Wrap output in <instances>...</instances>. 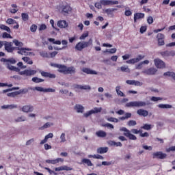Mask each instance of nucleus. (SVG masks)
<instances>
[{"label":"nucleus","mask_w":175,"mask_h":175,"mask_svg":"<svg viewBox=\"0 0 175 175\" xmlns=\"http://www.w3.org/2000/svg\"><path fill=\"white\" fill-rule=\"evenodd\" d=\"M163 76H168L169 77H172L175 80V73L173 72H166L163 74Z\"/></svg>","instance_id":"obj_37"},{"label":"nucleus","mask_w":175,"mask_h":175,"mask_svg":"<svg viewBox=\"0 0 175 175\" xmlns=\"http://www.w3.org/2000/svg\"><path fill=\"white\" fill-rule=\"evenodd\" d=\"M88 32L84 33H83V34L80 36L79 39H80L81 40H84V39H85V38H88Z\"/></svg>","instance_id":"obj_54"},{"label":"nucleus","mask_w":175,"mask_h":175,"mask_svg":"<svg viewBox=\"0 0 175 175\" xmlns=\"http://www.w3.org/2000/svg\"><path fill=\"white\" fill-rule=\"evenodd\" d=\"M21 17L23 21H28L29 20V16L27 13H22Z\"/></svg>","instance_id":"obj_38"},{"label":"nucleus","mask_w":175,"mask_h":175,"mask_svg":"<svg viewBox=\"0 0 175 175\" xmlns=\"http://www.w3.org/2000/svg\"><path fill=\"white\" fill-rule=\"evenodd\" d=\"M0 29H3V31H6L8 32V33H10L12 31L10 30V28L5 25L0 24Z\"/></svg>","instance_id":"obj_29"},{"label":"nucleus","mask_w":175,"mask_h":175,"mask_svg":"<svg viewBox=\"0 0 175 175\" xmlns=\"http://www.w3.org/2000/svg\"><path fill=\"white\" fill-rule=\"evenodd\" d=\"M36 29H38V26L36 25H32L30 27L31 32H36Z\"/></svg>","instance_id":"obj_50"},{"label":"nucleus","mask_w":175,"mask_h":175,"mask_svg":"<svg viewBox=\"0 0 175 175\" xmlns=\"http://www.w3.org/2000/svg\"><path fill=\"white\" fill-rule=\"evenodd\" d=\"M68 25L66 21H59L57 22V27H59V28H67Z\"/></svg>","instance_id":"obj_25"},{"label":"nucleus","mask_w":175,"mask_h":175,"mask_svg":"<svg viewBox=\"0 0 175 175\" xmlns=\"http://www.w3.org/2000/svg\"><path fill=\"white\" fill-rule=\"evenodd\" d=\"M139 18H144V13H135L134 14V22L136 23V20H139Z\"/></svg>","instance_id":"obj_28"},{"label":"nucleus","mask_w":175,"mask_h":175,"mask_svg":"<svg viewBox=\"0 0 175 175\" xmlns=\"http://www.w3.org/2000/svg\"><path fill=\"white\" fill-rule=\"evenodd\" d=\"M6 23L9 25H12L13 24H17V21H16V20H14L13 18H8L6 21Z\"/></svg>","instance_id":"obj_41"},{"label":"nucleus","mask_w":175,"mask_h":175,"mask_svg":"<svg viewBox=\"0 0 175 175\" xmlns=\"http://www.w3.org/2000/svg\"><path fill=\"white\" fill-rule=\"evenodd\" d=\"M33 142H35V139H33V138L28 140L27 142H26V146H31L32 143H33Z\"/></svg>","instance_id":"obj_63"},{"label":"nucleus","mask_w":175,"mask_h":175,"mask_svg":"<svg viewBox=\"0 0 175 175\" xmlns=\"http://www.w3.org/2000/svg\"><path fill=\"white\" fill-rule=\"evenodd\" d=\"M5 51L8 53H13V42L4 41Z\"/></svg>","instance_id":"obj_9"},{"label":"nucleus","mask_w":175,"mask_h":175,"mask_svg":"<svg viewBox=\"0 0 175 175\" xmlns=\"http://www.w3.org/2000/svg\"><path fill=\"white\" fill-rule=\"evenodd\" d=\"M2 38L3 39H13V37L10 33H8L7 32L3 33Z\"/></svg>","instance_id":"obj_42"},{"label":"nucleus","mask_w":175,"mask_h":175,"mask_svg":"<svg viewBox=\"0 0 175 175\" xmlns=\"http://www.w3.org/2000/svg\"><path fill=\"white\" fill-rule=\"evenodd\" d=\"M109 151L108 147H100L97 148V154H106Z\"/></svg>","instance_id":"obj_26"},{"label":"nucleus","mask_w":175,"mask_h":175,"mask_svg":"<svg viewBox=\"0 0 175 175\" xmlns=\"http://www.w3.org/2000/svg\"><path fill=\"white\" fill-rule=\"evenodd\" d=\"M158 107L160 109H172L173 107L169 104H159Z\"/></svg>","instance_id":"obj_31"},{"label":"nucleus","mask_w":175,"mask_h":175,"mask_svg":"<svg viewBox=\"0 0 175 175\" xmlns=\"http://www.w3.org/2000/svg\"><path fill=\"white\" fill-rule=\"evenodd\" d=\"M116 91L117 92V94L119 96H125V94H124V92H122L121 90H120V87L119 86H117L116 88Z\"/></svg>","instance_id":"obj_39"},{"label":"nucleus","mask_w":175,"mask_h":175,"mask_svg":"<svg viewBox=\"0 0 175 175\" xmlns=\"http://www.w3.org/2000/svg\"><path fill=\"white\" fill-rule=\"evenodd\" d=\"M157 72H158V70H157V68H150L144 70L142 71V73H144V75H147L148 76H154V75H155Z\"/></svg>","instance_id":"obj_10"},{"label":"nucleus","mask_w":175,"mask_h":175,"mask_svg":"<svg viewBox=\"0 0 175 175\" xmlns=\"http://www.w3.org/2000/svg\"><path fill=\"white\" fill-rule=\"evenodd\" d=\"M32 81L33 83H43V81H44V79H40V78H38V77H33L32 78Z\"/></svg>","instance_id":"obj_36"},{"label":"nucleus","mask_w":175,"mask_h":175,"mask_svg":"<svg viewBox=\"0 0 175 175\" xmlns=\"http://www.w3.org/2000/svg\"><path fill=\"white\" fill-rule=\"evenodd\" d=\"M102 126H106L107 128H110L111 129H114V126L110 123L102 124Z\"/></svg>","instance_id":"obj_52"},{"label":"nucleus","mask_w":175,"mask_h":175,"mask_svg":"<svg viewBox=\"0 0 175 175\" xmlns=\"http://www.w3.org/2000/svg\"><path fill=\"white\" fill-rule=\"evenodd\" d=\"M82 72H83V73H86V75H98V72L96 71L91 70L88 68H83Z\"/></svg>","instance_id":"obj_18"},{"label":"nucleus","mask_w":175,"mask_h":175,"mask_svg":"<svg viewBox=\"0 0 175 175\" xmlns=\"http://www.w3.org/2000/svg\"><path fill=\"white\" fill-rule=\"evenodd\" d=\"M109 5H118V1L109 0Z\"/></svg>","instance_id":"obj_64"},{"label":"nucleus","mask_w":175,"mask_h":175,"mask_svg":"<svg viewBox=\"0 0 175 175\" xmlns=\"http://www.w3.org/2000/svg\"><path fill=\"white\" fill-rule=\"evenodd\" d=\"M70 12H72V8L70 7V5H66L62 6V14L65 16L66 14H69Z\"/></svg>","instance_id":"obj_16"},{"label":"nucleus","mask_w":175,"mask_h":175,"mask_svg":"<svg viewBox=\"0 0 175 175\" xmlns=\"http://www.w3.org/2000/svg\"><path fill=\"white\" fill-rule=\"evenodd\" d=\"M137 114H138V116H142V117H147V116H148V111L141 109L137 111Z\"/></svg>","instance_id":"obj_22"},{"label":"nucleus","mask_w":175,"mask_h":175,"mask_svg":"<svg viewBox=\"0 0 175 175\" xmlns=\"http://www.w3.org/2000/svg\"><path fill=\"white\" fill-rule=\"evenodd\" d=\"M117 8H107L103 10V13L107 14L108 17H114V12L117 11Z\"/></svg>","instance_id":"obj_6"},{"label":"nucleus","mask_w":175,"mask_h":175,"mask_svg":"<svg viewBox=\"0 0 175 175\" xmlns=\"http://www.w3.org/2000/svg\"><path fill=\"white\" fill-rule=\"evenodd\" d=\"M83 163H85L88 165V166H92V163L91 162V160L88 159H83L82 160Z\"/></svg>","instance_id":"obj_43"},{"label":"nucleus","mask_w":175,"mask_h":175,"mask_svg":"<svg viewBox=\"0 0 175 175\" xmlns=\"http://www.w3.org/2000/svg\"><path fill=\"white\" fill-rule=\"evenodd\" d=\"M90 46H92V38H90L88 42L83 41L78 42L75 46V49L77 51H83V49L90 47Z\"/></svg>","instance_id":"obj_1"},{"label":"nucleus","mask_w":175,"mask_h":175,"mask_svg":"<svg viewBox=\"0 0 175 175\" xmlns=\"http://www.w3.org/2000/svg\"><path fill=\"white\" fill-rule=\"evenodd\" d=\"M120 131L121 132H124V136H126V137H129L130 140H137V137H136L135 135L131 133V131L126 127L121 128Z\"/></svg>","instance_id":"obj_3"},{"label":"nucleus","mask_w":175,"mask_h":175,"mask_svg":"<svg viewBox=\"0 0 175 175\" xmlns=\"http://www.w3.org/2000/svg\"><path fill=\"white\" fill-rule=\"evenodd\" d=\"M144 58V56L138 55L137 58L131 59L130 60L126 61V64H136L137 62H139V61H142Z\"/></svg>","instance_id":"obj_15"},{"label":"nucleus","mask_w":175,"mask_h":175,"mask_svg":"<svg viewBox=\"0 0 175 175\" xmlns=\"http://www.w3.org/2000/svg\"><path fill=\"white\" fill-rule=\"evenodd\" d=\"M38 71L35 70H25L24 71L19 72L21 76H33L36 75Z\"/></svg>","instance_id":"obj_8"},{"label":"nucleus","mask_w":175,"mask_h":175,"mask_svg":"<svg viewBox=\"0 0 175 175\" xmlns=\"http://www.w3.org/2000/svg\"><path fill=\"white\" fill-rule=\"evenodd\" d=\"M52 125H53V123L46 122L42 126L40 127L39 129L43 131V129H47V128H50V126H52Z\"/></svg>","instance_id":"obj_33"},{"label":"nucleus","mask_w":175,"mask_h":175,"mask_svg":"<svg viewBox=\"0 0 175 175\" xmlns=\"http://www.w3.org/2000/svg\"><path fill=\"white\" fill-rule=\"evenodd\" d=\"M24 121H27V118L25 116H21L15 119V122H21Z\"/></svg>","instance_id":"obj_40"},{"label":"nucleus","mask_w":175,"mask_h":175,"mask_svg":"<svg viewBox=\"0 0 175 175\" xmlns=\"http://www.w3.org/2000/svg\"><path fill=\"white\" fill-rule=\"evenodd\" d=\"M151 100H152L153 102H158V100H162V98H161V97L152 96V97L151 98Z\"/></svg>","instance_id":"obj_56"},{"label":"nucleus","mask_w":175,"mask_h":175,"mask_svg":"<svg viewBox=\"0 0 175 175\" xmlns=\"http://www.w3.org/2000/svg\"><path fill=\"white\" fill-rule=\"evenodd\" d=\"M21 92H13L7 94V96L11 98H15V96H17V95H20Z\"/></svg>","instance_id":"obj_34"},{"label":"nucleus","mask_w":175,"mask_h":175,"mask_svg":"<svg viewBox=\"0 0 175 175\" xmlns=\"http://www.w3.org/2000/svg\"><path fill=\"white\" fill-rule=\"evenodd\" d=\"M47 29V26L46 25L42 24L40 26L39 31H44V29Z\"/></svg>","instance_id":"obj_62"},{"label":"nucleus","mask_w":175,"mask_h":175,"mask_svg":"<svg viewBox=\"0 0 175 175\" xmlns=\"http://www.w3.org/2000/svg\"><path fill=\"white\" fill-rule=\"evenodd\" d=\"M22 59L23 61H24V62H26L29 65H32V64H33V62H32L31 58H29V57H23Z\"/></svg>","instance_id":"obj_30"},{"label":"nucleus","mask_w":175,"mask_h":175,"mask_svg":"<svg viewBox=\"0 0 175 175\" xmlns=\"http://www.w3.org/2000/svg\"><path fill=\"white\" fill-rule=\"evenodd\" d=\"M40 73L43 77H49V79H55L56 77L55 74H51L50 72L42 71Z\"/></svg>","instance_id":"obj_19"},{"label":"nucleus","mask_w":175,"mask_h":175,"mask_svg":"<svg viewBox=\"0 0 175 175\" xmlns=\"http://www.w3.org/2000/svg\"><path fill=\"white\" fill-rule=\"evenodd\" d=\"M96 135L98 137H106V136H107V133L104 131L100 130L96 132Z\"/></svg>","instance_id":"obj_27"},{"label":"nucleus","mask_w":175,"mask_h":175,"mask_svg":"<svg viewBox=\"0 0 175 175\" xmlns=\"http://www.w3.org/2000/svg\"><path fill=\"white\" fill-rule=\"evenodd\" d=\"M136 120H130L127 122V125L129 126H135V125H137Z\"/></svg>","instance_id":"obj_45"},{"label":"nucleus","mask_w":175,"mask_h":175,"mask_svg":"<svg viewBox=\"0 0 175 175\" xmlns=\"http://www.w3.org/2000/svg\"><path fill=\"white\" fill-rule=\"evenodd\" d=\"M66 75H75L76 73V68L75 66L67 67Z\"/></svg>","instance_id":"obj_20"},{"label":"nucleus","mask_w":175,"mask_h":175,"mask_svg":"<svg viewBox=\"0 0 175 175\" xmlns=\"http://www.w3.org/2000/svg\"><path fill=\"white\" fill-rule=\"evenodd\" d=\"M102 111V107H94L93 109L83 114L84 117L88 118L92 114H97V113H100Z\"/></svg>","instance_id":"obj_5"},{"label":"nucleus","mask_w":175,"mask_h":175,"mask_svg":"<svg viewBox=\"0 0 175 175\" xmlns=\"http://www.w3.org/2000/svg\"><path fill=\"white\" fill-rule=\"evenodd\" d=\"M142 129H144L145 131H150V129H151V125L150 124H145L142 127Z\"/></svg>","instance_id":"obj_47"},{"label":"nucleus","mask_w":175,"mask_h":175,"mask_svg":"<svg viewBox=\"0 0 175 175\" xmlns=\"http://www.w3.org/2000/svg\"><path fill=\"white\" fill-rule=\"evenodd\" d=\"M5 66H6V68L8 69H9L10 70H13L14 72H19L20 71V68H18L14 66H12L9 63H5Z\"/></svg>","instance_id":"obj_24"},{"label":"nucleus","mask_w":175,"mask_h":175,"mask_svg":"<svg viewBox=\"0 0 175 175\" xmlns=\"http://www.w3.org/2000/svg\"><path fill=\"white\" fill-rule=\"evenodd\" d=\"M16 90H20V88L16 87V88H12L11 89H6L3 90V94H6V92H9L10 91H16Z\"/></svg>","instance_id":"obj_44"},{"label":"nucleus","mask_w":175,"mask_h":175,"mask_svg":"<svg viewBox=\"0 0 175 175\" xmlns=\"http://www.w3.org/2000/svg\"><path fill=\"white\" fill-rule=\"evenodd\" d=\"M147 21H148V23L152 24V23H154V18H152V16H149L147 18Z\"/></svg>","instance_id":"obj_57"},{"label":"nucleus","mask_w":175,"mask_h":175,"mask_svg":"<svg viewBox=\"0 0 175 175\" xmlns=\"http://www.w3.org/2000/svg\"><path fill=\"white\" fill-rule=\"evenodd\" d=\"M161 55L164 58H166V57H174L175 55V51H165L160 53Z\"/></svg>","instance_id":"obj_13"},{"label":"nucleus","mask_w":175,"mask_h":175,"mask_svg":"<svg viewBox=\"0 0 175 175\" xmlns=\"http://www.w3.org/2000/svg\"><path fill=\"white\" fill-rule=\"evenodd\" d=\"M31 49L29 48H21L20 51H18V54H21V55H31Z\"/></svg>","instance_id":"obj_14"},{"label":"nucleus","mask_w":175,"mask_h":175,"mask_svg":"<svg viewBox=\"0 0 175 175\" xmlns=\"http://www.w3.org/2000/svg\"><path fill=\"white\" fill-rule=\"evenodd\" d=\"M157 38L158 39V40H161V39H165V35H163V33H158L157 36Z\"/></svg>","instance_id":"obj_58"},{"label":"nucleus","mask_w":175,"mask_h":175,"mask_svg":"<svg viewBox=\"0 0 175 175\" xmlns=\"http://www.w3.org/2000/svg\"><path fill=\"white\" fill-rule=\"evenodd\" d=\"M5 66H6V68L8 69H9L10 70H13L14 72H19L20 71V68H18L14 66H12L9 63H5Z\"/></svg>","instance_id":"obj_23"},{"label":"nucleus","mask_w":175,"mask_h":175,"mask_svg":"<svg viewBox=\"0 0 175 175\" xmlns=\"http://www.w3.org/2000/svg\"><path fill=\"white\" fill-rule=\"evenodd\" d=\"M144 106H147V103L144 101H131L125 105L126 107H144Z\"/></svg>","instance_id":"obj_2"},{"label":"nucleus","mask_w":175,"mask_h":175,"mask_svg":"<svg viewBox=\"0 0 175 175\" xmlns=\"http://www.w3.org/2000/svg\"><path fill=\"white\" fill-rule=\"evenodd\" d=\"M51 66L57 68V72H59V73H63V75H66V66L62 64H51Z\"/></svg>","instance_id":"obj_4"},{"label":"nucleus","mask_w":175,"mask_h":175,"mask_svg":"<svg viewBox=\"0 0 175 175\" xmlns=\"http://www.w3.org/2000/svg\"><path fill=\"white\" fill-rule=\"evenodd\" d=\"M121 72H126V73H131V69L128 68V66L120 67Z\"/></svg>","instance_id":"obj_35"},{"label":"nucleus","mask_w":175,"mask_h":175,"mask_svg":"<svg viewBox=\"0 0 175 175\" xmlns=\"http://www.w3.org/2000/svg\"><path fill=\"white\" fill-rule=\"evenodd\" d=\"M13 43H14L15 46H16V47H21L23 48V46H24V44L20 41H18V40H13Z\"/></svg>","instance_id":"obj_32"},{"label":"nucleus","mask_w":175,"mask_h":175,"mask_svg":"<svg viewBox=\"0 0 175 175\" xmlns=\"http://www.w3.org/2000/svg\"><path fill=\"white\" fill-rule=\"evenodd\" d=\"M159 46H165V40L163 39L158 40Z\"/></svg>","instance_id":"obj_61"},{"label":"nucleus","mask_w":175,"mask_h":175,"mask_svg":"<svg viewBox=\"0 0 175 175\" xmlns=\"http://www.w3.org/2000/svg\"><path fill=\"white\" fill-rule=\"evenodd\" d=\"M66 135L64 133H62L60 135V143H65L66 142V138L65 137Z\"/></svg>","instance_id":"obj_46"},{"label":"nucleus","mask_w":175,"mask_h":175,"mask_svg":"<svg viewBox=\"0 0 175 175\" xmlns=\"http://www.w3.org/2000/svg\"><path fill=\"white\" fill-rule=\"evenodd\" d=\"M33 90H36V91H38V92H55V89H53V88L44 89L39 86L35 87Z\"/></svg>","instance_id":"obj_11"},{"label":"nucleus","mask_w":175,"mask_h":175,"mask_svg":"<svg viewBox=\"0 0 175 175\" xmlns=\"http://www.w3.org/2000/svg\"><path fill=\"white\" fill-rule=\"evenodd\" d=\"M93 158L94 159H104V157L102 155H100V154H94Z\"/></svg>","instance_id":"obj_55"},{"label":"nucleus","mask_w":175,"mask_h":175,"mask_svg":"<svg viewBox=\"0 0 175 175\" xmlns=\"http://www.w3.org/2000/svg\"><path fill=\"white\" fill-rule=\"evenodd\" d=\"M166 157H167V154L162 152H156L152 154L153 159H155V158H157V159H165Z\"/></svg>","instance_id":"obj_7"},{"label":"nucleus","mask_w":175,"mask_h":175,"mask_svg":"<svg viewBox=\"0 0 175 175\" xmlns=\"http://www.w3.org/2000/svg\"><path fill=\"white\" fill-rule=\"evenodd\" d=\"M107 121H109V122H118V119L111 117L107 118Z\"/></svg>","instance_id":"obj_51"},{"label":"nucleus","mask_w":175,"mask_h":175,"mask_svg":"<svg viewBox=\"0 0 175 175\" xmlns=\"http://www.w3.org/2000/svg\"><path fill=\"white\" fill-rule=\"evenodd\" d=\"M147 31V27L146 26H142L140 28V33H144Z\"/></svg>","instance_id":"obj_60"},{"label":"nucleus","mask_w":175,"mask_h":175,"mask_svg":"<svg viewBox=\"0 0 175 175\" xmlns=\"http://www.w3.org/2000/svg\"><path fill=\"white\" fill-rule=\"evenodd\" d=\"M133 85H136L137 87H142V85H143V83L134 80Z\"/></svg>","instance_id":"obj_53"},{"label":"nucleus","mask_w":175,"mask_h":175,"mask_svg":"<svg viewBox=\"0 0 175 175\" xmlns=\"http://www.w3.org/2000/svg\"><path fill=\"white\" fill-rule=\"evenodd\" d=\"M17 62L16 61V59L14 58H10L8 59L7 60V64H16Z\"/></svg>","instance_id":"obj_48"},{"label":"nucleus","mask_w":175,"mask_h":175,"mask_svg":"<svg viewBox=\"0 0 175 175\" xmlns=\"http://www.w3.org/2000/svg\"><path fill=\"white\" fill-rule=\"evenodd\" d=\"M74 110L77 111V113H83L84 112V107L79 104H76L74 107Z\"/></svg>","instance_id":"obj_21"},{"label":"nucleus","mask_w":175,"mask_h":175,"mask_svg":"<svg viewBox=\"0 0 175 175\" xmlns=\"http://www.w3.org/2000/svg\"><path fill=\"white\" fill-rule=\"evenodd\" d=\"M22 111H23V113H31V112L33 111V106L24 105L22 107Z\"/></svg>","instance_id":"obj_17"},{"label":"nucleus","mask_w":175,"mask_h":175,"mask_svg":"<svg viewBox=\"0 0 175 175\" xmlns=\"http://www.w3.org/2000/svg\"><path fill=\"white\" fill-rule=\"evenodd\" d=\"M154 62L155 66H157L159 69L165 68V62H163V61L161 60L160 59H155Z\"/></svg>","instance_id":"obj_12"},{"label":"nucleus","mask_w":175,"mask_h":175,"mask_svg":"<svg viewBox=\"0 0 175 175\" xmlns=\"http://www.w3.org/2000/svg\"><path fill=\"white\" fill-rule=\"evenodd\" d=\"M100 3L101 5H103V6L110 5L109 3V0H100Z\"/></svg>","instance_id":"obj_49"},{"label":"nucleus","mask_w":175,"mask_h":175,"mask_svg":"<svg viewBox=\"0 0 175 175\" xmlns=\"http://www.w3.org/2000/svg\"><path fill=\"white\" fill-rule=\"evenodd\" d=\"M94 6H95V8H96L97 9H102V3H100V2L96 3L94 4Z\"/></svg>","instance_id":"obj_59"}]
</instances>
